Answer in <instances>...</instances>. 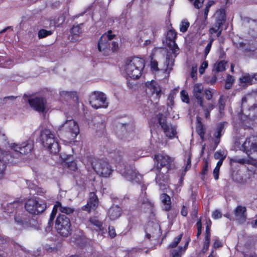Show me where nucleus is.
<instances>
[{
    "label": "nucleus",
    "instance_id": "obj_34",
    "mask_svg": "<svg viewBox=\"0 0 257 257\" xmlns=\"http://www.w3.org/2000/svg\"><path fill=\"white\" fill-rule=\"evenodd\" d=\"M226 62L224 61H220L218 63L215 64L213 71L215 73L222 72L225 70Z\"/></svg>",
    "mask_w": 257,
    "mask_h": 257
},
{
    "label": "nucleus",
    "instance_id": "obj_7",
    "mask_svg": "<svg viewBox=\"0 0 257 257\" xmlns=\"http://www.w3.org/2000/svg\"><path fill=\"white\" fill-rule=\"evenodd\" d=\"M242 148L250 160L257 161V136L247 137L242 144Z\"/></svg>",
    "mask_w": 257,
    "mask_h": 257
},
{
    "label": "nucleus",
    "instance_id": "obj_45",
    "mask_svg": "<svg viewBox=\"0 0 257 257\" xmlns=\"http://www.w3.org/2000/svg\"><path fill=\"white\" fill-rule=\"evenodd\" d=\"M198 213V207L197 206V204L193 202V205H192V210L191 212V215L192 216H194V217H196Z\"/></svg>",
    "mask_w": 257,
    "mask_h": 257
},
{
    "label": "nucleus",
    "instance_id": "obj_2",
    "mask_svg": "<svg viewBox=\"0 0 257 257\" xmlns=\"http://www.w3.org/2000/svg\"><path fill=\"white\" fill-rule=\"evenodd\" d=\"M176 35L177 34L174 30H170L168 32L166 36L167 46L173 54V56H172L168 52L166 56L165 64L167 66V69L170 71L172 69L175 58L179 53V48L175 43Z\"/></svg>",
    "mask_w": 257,
    "mask_h": 257
},
{
    "label": "nucleus",
    "instance_id": "obj_55",
    "mask_svg": "<svg viewBox=\"0 0 257 257\" xmlns=\"http://www.w3.org/2000/svg\"><path fill=\"white\" fill-rule=\"evenodd\" d=\"M108 233L111 238L114 237L116 235L115 229L113 226H109Z\"/></svg>",
    "mask_w": 257,
    "mask_h": 257
},
{
    "label": "nucleus",
    "instance_id": "obj_51",
    "mask_svg": "<svg viewBox=\"0 0 257 257\" xmlns=\"http://www.w3.org/2000/svg\"><path fill=\"white\" fill-rule=\"evenodd\" d=\"M53 225V220L49 219L48 222L47 223V225L45 227V231L47 233L49 232L51 230Z\"/></svg>",
    "mask_w": 257,
    "mask_h": 257
},
{
    "label": "nucleus",
    "instance_id": "obj_53",
    "mask_svg": "<svg viewBox=\"0 0 257 257\" xmlns=\"http://www.w3.org/2000/svg\"><path fill=\"white\" fill-rule=\"evenodd\" d=\"M209 244L210 238H208V237H205L203 250L204 251H206L209 246Z\"/></svg>",
    "mask_w": 257,
    "mask_h": 257
},
{
    "label": "nucleus",
    "instance_id": "obj_28",
    "mask_svg": "<svg viewBox=\"0 0 257 257\" xmlns=\"http://www.w3.org/2000/svg\"><path fill=\"white\" fill-rule=\"evenodd\" d=\"M23 204L21 202L19 201H15L13 202L10 203L7 205V207L5 208V211L8 213H13L15 210L20 207H22Z\"/></svg>",
    "mask_w": 257,
    "mask_h": 257
},
{
    "label": "nucleus",
    "instance_id": "obj_21",
    "mask_svg": "<svg viewBox=\"0 0 257 257\" xmlns=\"http://www.w3.org/2000/svg\"><path fill=\"white\" fill-rule=\"evenodd\" d=\"M203 86L201 83H196L194 85L193 90V96L197 99L198 104H202L203 99Z\"/></svg>",
    "mask_w": 257,
    "mask_h": 257
},
{
    "label": "nucleus",
    "instance_id": "obj_18",
    "mask_svg": "<svg viewBox=\"0 0 257 257\" xmlns=\"http://www.w3.org/2000/svg\"><path fill=\"white\" fill-rule=\"evenodd\" d=\"M12 156L9 152L0 153V180L4 177L6 168V164L12 161Z\"/></svg>",
    "mask_w": 257,
    "mask_h": 257
},
{
    "label": "nucleus",
    "instance_id": "obj_32",
    "mask_svg": "<svg viewBox=\"0 0 257 257\" xmlns=\"http://www.w3.org/2000/svg\"><path fill=\"white\" fill-rule=\"evenodd\" d=\"M89 225L95 226L97 229L99 230H102L103 228L102 226V222L99 221L98 218L96 217H91L89 220Z\"/></svg>",
    "mask_w": 257,
    "mask_h": 257
},
{
    "label": "nucleus",
    "instance_id": "obj_54",
    "mask_svg": "<svg viewBox=\"0 0 257 257\" xmlns=\"http://www.w3.org/2000/svg\"><path fill=\"white\" fill-rule=\"evenodd\" d=\"M212 216L214 219H216L221 218L222 214L218 210H216L213 212Z\"/></svg>",
    "mask_w": 257,
    "mask_h": 257
},
{
    "label": "nucleus",
    "instance_id": "obj_52",
    "mask_svg": "<svg viewBox=\"0 0 257 257\" xmlns=\"http://www.w3.org/2000/svg\"><path fill=\"white\" fill-rule=\"evenodd\" d=\"M151 68L154 71H158L159 68L158 67V62L155 60H152L151 61Z\"/></svg>",
    "mask_w": 257,
    "mask_h": 257
},
{
    "label": "nucleus",
    "instance_id": "obj_39",
    "mask_svg": "<svg viewBox=\"0 0 257 257\" xmlns=\"http://www.w3.org/2000/svg\"><path fill=\"white\" fill-rule=\"evenodd\" d=\"M189 25V22L186 20H183L180 25V31L183 33L186 32Z\"/></svg>",
    "mask_w": 257,
    "mask_h": 257
},
{
    "label": "nucleus",
    "instance_id": "obj_56",
    "mask_svg": "<svg viewBox=\"0 0 257 257\" xmlns=\"http://www.w3.org/2000/svg\"><path fill=\"white\" fill-rule=\"evenodd\" d=\"M204 93L207 100H210L212 98V93L209 89H205Z\"/></svg>",
    "mask_w": 257,
    "mask_h": 257
},
{
    "label": "nucleus",
    "instance_id": "obj_15",
    "mask_svg": "<svg viewBox=\"0 0 257 257\" xmlns=\"http://www.w3.org/2000/svg\"><path fill=\"white\" fill-rule=\"evenodd\" d=\"M146 186H142V192L138 199V205L143 211H152L153 204L147 198L146 192L144 191L146 189Z\"/></svg>",
    "mask_w": 257,
    "mask_h": 257
},
{
    "label": "nucleus",
    "instance_id": "obj_9",
    "mask_svg": "<svg viewBox=\"0 0 257 257\" xmlns=\"http://www.w3.org/2000/svg\"><path fill=\"white\" fill-rule=\"evenodd\" d=\"M89 103L95 109L106 108L108 105L105 94L99 91H94L91 93L89 96Z\"/></svg>",
    "mask_w": 257,
    "mask_h": 257
},
{
    "label": "nucleus",
    "instance_id": "obj_40",
    "mask_svg": "<svg viewBox=\"0 0 257 257\" xmlns=\"http://www.w3.org/2000/svg\"><path fill=\"white\" fill-rule=\"evenodd\" d=\"M51 34L52 32L51 31H47L45 29H42L40 30L38 32V37L39 38H43Z\"/></svg>",
    "mask_w": 257,
    "mask_h": 257
},
{
    "label": "nucleus",
    "instance_id": "obj_5",
    "mask_svg": "<svg viewBox=\"0 0 257 257\" xmlns=\"http://www.w3.org/2000/svg\"><path fill=\"white\" fill-rule=\"evenodd\" d=\"M41 140L43 146L50 153L57 154L60 151V146L55 138L54 134L48 129H44L41 133Z\"/></svg>",
    "mask_w": 257,
    "mask_h": 257
},
{
    "label": "nucleus",
    "instance_id": "obj_48",
    "mask_svg": "<svg viewBox=\"0 0 257 257\" xmlns=\"http://www.w3.org/2000/svg\"><path fill=\"white\" fill-rule=\"evenodd\" d=\"M67 164H68V168L70 170H72V171H75L76 170H77V164L75 162L71 161L70 162H68Z\"/></svg>",
    "mask_w": 257,
    "mask_h": 257
},
{
    "label": "nucleus",
    "instance_id": "obj_3",
    "mask_svg": "<svg viewBox=\"0 0 257 257\" xmlns=\"http://www.w3.org/2000/svg\"><path fill=\"white\" fill-rule=\"evenodd\" d=\"M145 67L144 61L138 57L130 58L125 61L124 70L126 75L132 79H138Z\"/></svg>",
    "mask_w": 257,
    "mask_h": 257
},
{
    "label": "nucleus",
    "instance_id": "obj_27",
    "mask_svg": "<svg viewBox=\"0 0 257 257\" xmlns=\"http://www.w3.org/2000/svg\"><path fill=\"white\" fill-rule=\"evenodd\" d=\"M159 229V226L157 224H154L152 222H149L147 227L146 229V237L150 239L151 238V234L155 233L156 231H158Z\"/></svg>",
    "mask_w": 257,
    "mask_h": 257
},
{
    "label": "nucleus",
    "instance_id": "obj_20",
    "mask_svg": "<svg viewBox=\"0 0 257 257\" xmlns=\"http://www.w3.org/2000/svg\"><path fill=\"white\" fill-rule=\"evenodd\" d=\"M98 199L94 192L89 194V200L86 205L83 207V210L90 212L91 210H95L98 205Z\"/></svg>",
    "mask_w": 257,
    "mask_h": 257
},
{
    "label": "nucleus",
    "instance_id": "obj_63",
    "mask_svg": "<svg viewBox=\"0 0 257 257\" xmlns=\"http://www.w3.org/2000/svg\"><path fill=\"white\" fill-rule=\"evenodd\" d=\"M191 76L194 80L197 79V71L196 69L193 68L191 72Z\"/></svg>",
    "mask_w": 257,
    "mask_h": 257
},
{
    "label": "nucleus",
    "instance_id": "obj_6",
    "mask_svg": "<svg viewBox=\"0 0 257 257\" xmlns=\"http://www.w3.org/2000/svg\"><path fill=\"white\" fill-rule=\"evenodd\" d=\"M60 134L69 140H74L79 133V127L76 121L73 119H67L59 126Z\"/></svg>",
    "mask_w": 257,
    "mask_h": 257
},
{
    "label": "nucleus",
    "instance_id": "obj_41",
    "mask_svg": "<svg viewBox=\"0 0 257 257\" xmlns=\"http://www.w3.org/2000/svg\"><path fill=\"white\" fill-rule=\"evenodd\" d=\"M208 169V162L205 160L204 162V164L202 167V171L201 172V174L202 175L201 179L202 180H204V176L207 174Z\"/></svg>",
    "mask_w": 257,
    "mask_h": 257
},
{
    "label": "nucleus",
    "instance_id": "obj_35",
    "mask_svg": "<svg viewBox=\"0 0 257 257\" xmlns=\"http://www.w3.org/2000/svg\"><path fill=\"white\" fill-rule=\"evenodd\" d=\"M183 247L179 246L177 249H172L170 250V253L172 257H181L182 253Z\"/></svg>",
    "mask_w": 257,
    "mask_h": 257
},
{
    "label": "nucleus",
    "instance_id": "obj_44",
    "mask_svg": "<svg viewBox=\"0 0 257 257\" xmlns=\"http://www.w3.org/2000/svg\"><path fill=\"white\" fill-rule=\"evenodd\" d=\"M181 95L182 97V100L183 102H185L186 103L189 102V97L188 96V94L185 90H182L181 92Z\"/></svg>",
    "mask_w": 257,
    "mask_h": 257
},
{
    "label": "nucleus",
    "instance_id": "obj_42",
    "mask_svg": "<svg viewBox=\"0 0 257 257\" xmlns=\"http://www.w3.org/2000/svg\"><path fill=\"white\" fill-rule=\"evenodd\" d=\"M219 109L220 111L223 110L225 106V101L223 96H221L218 100Z\"/></svg>",
    "mask_w": 257,
    "mask_h": 257
},
{
    "label": "nucleus",
    "instance_id": "obj_49",
    "mask_svg": "<svg viewBox=\"0 0 257 257\" xmlns=\"http://www.w3.org/2000/svg\"><path fill=\"white\" fill-rule=\"evenodd\" d=\"M214 157L215 159H221L222 158H223V160H224L225 156H224V153L223 152H216L215 153Z\"/></svg>",
    "mask_w": 257,
    "mask_h": 257
},
{
    "label": "nucleus",
    "instance_id": "obj_29",
    "mask_svg": "<svg viewBox=\"0 0 257 257\" xmlns=\"http://www.w3.org/2000/svg\"><path fill=\"white\" fill-rule=\"evenodd\" d=\"M161 198L163 203V209L165 211H169L171 207L170 196L166 193H163L161 195Z\"/></svg>",
    "mask_w": 257,
    "mask_h": 257
},
{
    "label": "nucleus",
    "instance_id": "obj_10",
    "mask_svg": "<svg viewBox=\"0 0 257 257\" xmlns=\"http://www.w3.org/2000/svg\"><path fill=\"white\" fill-rule=\"evenodd\" d=\"M92 166L96 173L102 177H108L112 172L109 163L103 160H95L92 162Z\"/></svg>",
    "mask_w": 257,
    "mask_h": 257
},
{
    "label": "nucleus",
    "instance_id": "obj_59",
    "mask_svg": "<svg viewBox=\"0 0 257 257\" xmlns=\"http://www.w3.org/2000/svg\"><path fill=\"white\" fill-rule=\"evenodd\" d=\"M57 209H59V208L55 207V205L54 206L53 209L52 211V213L51 214L49 219H50L51 220H54V218L56 216V213H57Z\"/></svg>",
    "mask_w": 257,
    "mask_h": 257
},
{
    "label": "nucleus",
    "instance_id": "obj_43",
    "mask_svg": "<svg viewBox=\"0 0 257 257\" xmlns=\"http://www.w3.org/2000/svg\"><path fill=\"white\" fill-rule=\"evenodd\" d=\"M35 191L36 192V194L41 196H44L46 193V190L39 186L36 188Z\"/></svg>",
    "mask_w": 257,
    "mask_h": 257
},
{
    "label": "nucleus",
    "instance_id": "obj_50",
    "mask_svg": "<svg viewBox=\"0 0 257 257\" xmlns=\"http://www.w3.org/2000/svg\"><path fill=\"white\" fill-rule=\"evenodd\" d=\"M213 41V39H212V38L209 41V42L207 45V46L205 49V51H204V54L205 55H207L209 53V52L210 50Z\"/></svg>",
    "mask_w": 257,
    "mask_h": 257
},
{
    "label": "nucleus",
    "instance_id": "obj_47",
    "mask_svg": "<svg viewBox=\"0 0 257 257\" xmlns=\"http://www.w3.org/2000/svg\"><path fill=\"white\" fill-rule=\"evenodd\" d=\"M208 66V63L207 61H204L201 64V65L199 69V72L200 74H203L205 71V69Z\"/></svg>",
    "mask_w": 257,
    "mask_h": 257
},
{
    "label": "nucleus",
    "instance_id": "obj_60",
    "mask_svg": "<svg viewBox=\"0 0 257 257\" xmlns=\"http://www.w3.org/2000/svg\"><path fill=\"white\" fill-rule=\"evenodd\" d=\"M204 0H195L194 3V7L197 9H199L201 5L203 4Z\"/></svg>",
    "mask_w": 257,
    "mask_h": 257
},
{
    "label": "nucleus",
    "instance_id": "obj_25",
    "mask_svg": "<svg viewBox=\"0 0 257 257\" xmlns=\"http://www.w3.org/2000/svg\"><path fill=\"white\" fill-rule=\"evenodd\" d=\"M122 210L118 205L112 206L108 210L107 215L111 220H115L121 214Z\"/></svg>",
    "mask_w": 257,
    "mask_h": 257
},
{
    "label": "nucleus",
    "instance_id": "obj_58",
    "mask_svg": "<svg viewBox=\"0 0 257 257\" xmlns=\"http://www.w3.org/2000/svg\"><path fill=\"white\" fill-rule=\"evenodd\" d=\"M217 77L216 74H215L213 76H212L211 78H208L206 80L208 83L210 84H214L216 81Z\"/></svg>",
    "mask_w": 257,
    "mask_h": 257
},
{
    "label": "nucleus",
    "instance_id": "obj_13",
    "mask_svg": "<svg viewBox=\"0 0 257 257\" xmlns=\"http://www.w3.org/2000/svg\"><path fill=\"white\" fill-rule=\"evenodd\" d=\"M120 174L128 181L133 183H140L142 175L132 166H127L124 170H120Z\"/></svg>",
    "mask_w": 257,
    "mask_h": 257
},
{
    "label": "nucleus",
    "instance_id": "obj_24",
    "mask_svg": "<svg viewBox=\"0 0 257 257\" xmlns=\"http://www.w3.org/2000/svg\"><path fill=\"white\" fill-rule=\"evenodd\" d=\"M214 17L215 18V23H216V26L218 28H220L226 21L225 10L221 9L217 10L214 14Z\"/></svg>",
    "mask_w": 257,
    "mask_h": 257
},
{
    "label": "nucleus",
    "instance_id": "obj_46",
    "mask_svg": "<svg viewBox=\"0 0 257 257\" xmlns=\"http://www.w3.org/2000/svg\"><path fill=\"white\" fill-rule=\"evenodd\" d=\"M30 224L32 226L37 230L41 229L40 224H39L38 222L35 219H32L30 220Z\"/></svg>",
    "mask_w": 257,
    "mask_h": 257
},
{
    "label": "nucleus",
    "instance_id": "obj_4",
    "mask_svg": "<svg viewBox=\"0 0 257 257\" xmlns=\"http://www.w3.org/2000/svg\"><path fill=\"white\" fill-rule=\"evenodd\" d=\"M115 37L114 34H112L111 30L102 35L98 42V51L104 55H108L111 51L112 52L116 51L118 47V45L117 42L112 41Z\"/></svg>",
    "mask_w": 257,
    "mask_h": 257
},
{
    "label": "nucleus",
    "instance_id": "obj_37",
    "mask_svg": "<svg viewBox=\"0 0 257 257\" xmlns=\"http://www.w3.org/2000/svg\"><path fill=\"white\" fill-rule=\"evenodd\" d=\"M182 236V234H180L178 236L176 237L174 240L169 245L168 248H173L176 247L179 242L180 241Z\"/></svg>",
    "mask_w": 257,
    "mask_h": 257
},
{
    "label": "nucleus",
    "instance_id": "obj_22",
    "mask_svg": "<svg viewBox=\"0 0 257 257\" xmlns=\"http://www.w3.org/2000/svg\"><path fill=\"white\" fill-rule=\"evenodd\" d=\"M246 209L244 206H237L234 210V215L236 220L240 223H244L246 219Z\"/></svg>",
    "mask_w": 257,
    "mask_h": 257
},
{
    "label": "nucleus",
    "instance_id": "obj_17",
    "mask_svg": "<svg viewBox=\"0 0 257 257\" xmlns=\"http://www.w3.org/2000/svg\"><path fill=\"white\" fill-rule=\"evenodd\" d=\"M146 91L148 95L159 99L160 95L161 89L158 84L154 80L146 83Z\"/></svg>",
    "mask_w": 257,
    "mask_h": 257
},
{
    "label": "nucleus",
    "instance_id": "obj_1",
    "mask_svg": "<svg viewBox=\"0 0 257 257\" xmlns=\"http://www.w3.org/2000/svg\"><path fill=\"white\" fill-rule=\"evenodd\" d=\"M154 160L157 166L152 169L156 173V182L160 189L164 190L168 186V171L174 167V159L167 155H156Z\"/></svg>",
    "mask_w": 257,
    "mask_h": 257
},
{
    "label": "nucleus",
    "instance_id": "obj_64",
    "mask_svg": "<svg viewBox=\"0 0 257 257\" xmlns=\"http://www.w3.org/2000/svg\"><path fill=\"white\" fill-rule=\"evenodd\" d=\"M181 214L183 216H186L188 214L187 209L184 205H183L182 207Z\"/></svg>",
    "mask_w": 257,
    "mask_h": 257
},
{
    "label": "nucleus",
    "instance_id": "obj_62",
    "mask_svg": "<svg viewBox=\"0 0 257 257\" xmlns=\"http://www.w3.org/2000/svg\"><path fill=\"white\" fill-rule=\"evenodd\" d=\"M219 168L215 167L213 170V175L215 180H218L219 178Z\"/></svg>",
    "mask_w": 257,
    "mask_h": 257
},
{
    "label": "nucleus",
    "instance_id": "obj_61",
    "mask_svg": "<svg viewBox=\"0 0 257 257\" xmlns=\"http://www.w3.org/2000/svg\"><path fill=\"white\" fill-rule=\"evenodd\" d=\"M16 98H17V96H6V97H5L4 98H3V103H6L7 102V100H14V99H15Z\"/></svg>",
    "mask_w": 257,
    "mask_h": 257
},
{
    "label": "nucleus",
    "instance_id": "obj_33",
    "mask_svg": "<svg viewBox=\"0 0 257 257\" xmlns=\"http://www.w3.org/2000/svg\"><path fill=\"white\" fill-rule=\"evenodd\" d=\"M55 207H58L59 210L61 212L64 213L66 214H70L74 211V209L71 208L62 206L61 203L59 202H56L55 204Z\"/></svg>",
    "mask_w": 257,
    "mask_h": 257
},
{
    "label": "nucleus",
    "instance_id": "obj_11",
    "mask_svg": "<svg viewBox=\"0 0 257 257\" xmlns=\"http://www.w3.org/2000/svg\"><path fill=\"white\" fill-rule=\"evenodd\" d=\"M26 210L33 214H38L43 212L46 208L45 203H40L36 199L31 198L28 199L25 205Z\"/></svg>",
    "mask_w": 257,
    "mask_h": 257
},
{
    "label": "nucleus",
    "instance_id": "obj_31",
    "mask_svg": "<svg viewBox=\"0 0 257 257\" xmlns=\"http://www.w3.org/2000/svg\"><path fill=\"white\" fill-rule=\"evenodd\" d=\"M15 221L16 224L21 226H24L27 223L26 215L24 214L18 213L15 216Z\"/></svg>",
    "mask_w": 257,
    "mask_h": 257
},
{
    "label": "nucleus",
    "instance_id": "obj_12",
    "mask_svg": "<svg viewBox=\"0 0 257 257\" xmlns=\"http://www.w3.org/2000/svg\"><path fill=\"white\" fill-rule=\"evenodd\" d=\"M10 147L18 155H26L33 149L34 143L32 141L28 140L21 144L12 143Z\"/></svg>",
    "mask_w": 257,
    "mask_h": 257
},
{
    "label": "nucleus",
    "instance_id": "obj_38",
    "mask_svg": "<svg viewBox=\"0 0 257 257\" xmlns=\"http://www.w3.org/2000/svg\"><path fill=\"white\" fill-rule=\"evenodd\" d=\"M230 164H232L233 163H238L240 164H244L247 163V161L244 158L236 156L230 159Z\"/></svg>",
    "mask_w": 257,
    "mask_h": 257
},
{
    "label": "nucleus",
    "instance_id": "obj_19",
    "mask_svg": "<svg viewBox=\"0 0 257 257\" xmlns=\"http://www.w3.org/2000/svg\"><path fill=\"white\" fill-rule=\"evenodd\" d=\"M227 124L225 122H222L218 123L216 127L215 131L213 134L214 137V144L216 148L220 143V139L224 133L225 125Z\"/></svg>",
    "mask_w": 257,
    "mask_h": 257
},
{
    "label": "nucleus",
    "instance_id": "obj_36",
    "mask_svg": "<svg viewBox=\"0 0 257 257\" xmlns=\"http://www.w3.org/2000/svg\"><path fill=\"white\" fill-rule=\"evenodd\" d=\"M60 94L62 97L73 98L76 96V93L75 91L62 90L60 92Z\"/></svg>",
    "mask_w": 257,
    "mask_h": 257
},
{
    "label": "nucleus",
    "instance_id": "obj_26",
    "mask_svg": "<svg viewBox=\"0 0 257 257\" xmlns=\"http://www.w3.org/2000/svg\"><path fill=\"white\" fill-rule=\"evenodd\" d=\"M257 73H254L250 75L249 74H245L239 80L241 83L247 85H251L254 83L257 80Z\"/></svg>",
    "mask_w": 257,
    "mask_h": 257
},
{
    "label": "nucleus",
    "instance_id": "obj_16",
    "mask_svg": "<svg viewBox=\"0 0 257 257\" xmlns=\"http://www.w3.org/2000/svg\"><path fill=\"white\" fill-rule=\"evenodd\" d=\"M30 105L36 111L43 112L45 109L46 100L42 97H36L28 99Z\"/></svg>",
    "mask_w": 257,
    "mask_h": 257
},
{
    "label": "nucleus",
    "instance_id": "obj_57",
    "mask_svg": "<svg viewBox=\"0 0 257 257\" xmlns=\"http://www.w3.org/2000/svg\"><path fill=\"white\" fill-rule=\"evenodd\" d=\"M27 185L28 188L31 189H33L34 191L36 190V188L38 187L37 185L31 181H27Z\"/></svg>",
    "mask_w": 257,
    "mask_h": 257
},
{
    "label": "nucleus",
    "instance_id": "obj_8",
    "mask_svg": "<svg viewBox=\"0 0 257 257\" xmlns=\"http://www.w3.org/2000/svg\"><path fill=\"white\" fill-rule=\"evenodd\" d=\"M56 229L61 235L68 236L71 233V225L70 219L64 214H60L56 219Z\"/></svg>",
    "mask_w": 257,
    "mask_h": 257
},
{
    "label": "nucleus",
    "instance_id": "obj_30",
    "mask_svg": "<svg viewBox=\"0 0 257 257\" xmlns=\"http://www.w3.org/2000/svg\"><path fill=\"white\" fill-rule=\"evenodd\" d=\"M199 105L202 107L204 111L205 118L209 119L210 118V112L214 108L215 106L210 103H208L206 105H204L202 103V104Z\"/></svg>",
    "mask_w": 257,
    "mask_h": 257
},
{
    "label": "nucleus",
    "instance_id": "obj_23",
    "mask_svg": "<svg viewBox=\"0 0 257 257\" xmlns=\"http://www.w3.org/2000/svg\"><path fill=\"white\" fill-rule=\"evenodd\" d=\"M83 24H74L70 30V33L72 36L71 40L75 42L78 40V38L83 33Z\"/></svg>",
    "mask_w": 257,
    "mask_h": 257
},
{
    "label": "nucleus",
    "instance_id": "obj_14",
    "mask_svg": "<svg viewBox=\"0 0 257 257\" xmlns=\"http://www.w3.org/2000/svg\"><path fill=\"white\" fill-rule=\"evenodd\" d=\"M157 118L159 123L166 136L169 138L174 137L176 135L175 127L167 123L166 117L162 113H159L157 115Z\"/></svg>",
    "mask_w": 257,
    "mask_h": 257
}]
</instances>
